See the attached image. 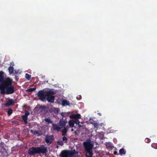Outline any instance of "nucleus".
<instances>
[{
    "label": "nucleus",
    "mask_w": 157,
    "mask_h": 157,
    "mask_svg": "<svg viewBox=\"0 0 157 157\" xmlns=\"http://www.w3.org/2000/svg\"><path fill=\"white\" fill-rule=\"evenodd\" d=\"M71 131H73V129H72H72H71Z\"/></svg>",
    "instance_id": "a19ab883"
},
{
    "label": "nucleus",
    "mask_w": 157,
    "mask_h": 157,
    "mask_svg": "<svg viewBox=\"0 0 157 157\" xmlns=\"http://www.w3.org/2000/svg\"><path fill=\"white\" fill-rule=\"evenodd\" d=\"M90 122L91 124L94 126V128H98V124L97 122H95L94 121H93V122L90 121Z\"/></svg>",
    "instance_id": "412c9836"
},
{
    "label": "nucleus",
    "mask_w": 157,
    "mask_h": 157,
    "mask_svg": "<svg viewBox=\"0 0 157 157\" xmlns=\"http://www.w3.org/2000/svg\"><path fill=\"white\" fill-rule=\"evenodd\" d=\"M69 124L70 127L72 128L74 126V121H70L69 122Z\"/></svg>",
    "instance_id": "4be33fe9"
},
{
    "label": "nucleus",
    "mask_w": 157,
    "mask_h": 157,
    "mask_svg": "<svg viewBox=\"0 0 157 157\" xmlns=\"http://www.w3.org/2000/svg\"><path fill=\"white\" fill-rule=\"evenodd\" d=\"M31 77V76L29 74L26 73L25 74V78L27 79L28 80H29L30 79Z\"/></svg>",
    "instance_id": "b1692460"
},
{
    "label": "nucleus",
    "mask_w": 157,
    "mask_h": 157,
    "mask_svg": "<svg viewBox=\"0 0 157 157\" xmlns=\"http://www.w3.org/2000/svg\"><path fill=\"white\" fill-rule=\"evenodd\" d=\"M40 108L43 110L45 111L46 109V107L44 105H41L40 107Z\"/></svg>",
    "instance_id": "473e14b6"
},
{
    "label": "nucleus",
    "mask_w": 157,
    "mask_h": 157,
    "mask_svg": "<svg viewBox=\"0 0 157 157\" xmlns=\"http://www.w3.org/2000/svg\"><path fill=\"white\" fill-rule=\"evenodd\" d=\"M145 141L146 143H149L151 142V140L149 138H146L145 140Z\"/></svg>",
    "instance_id": "2f4dec72"
},
{
    "label": "nucleus",
    "mask_w": 157,
    "mask_h": 157,
    "mask_svg": "<svg viewBox=\"0 0 157 157\" xmlns=\"http://www.w3.org/2000/svg\"><path fill=\"white\" fill-rule=\"evenodd\" d=\"M48 151L47 147H44V145L40 147H32L29 148L28 153L30 156H33L36 154H45Z\"/></svg>",
    "instance_id": "f03ea898"
},
{
    "label": "nucleus",
    "mask_w": 157,
    "mask_h": 157,
    "mask_svg": "<svg viewBox=\"0 0 157 157\" xmlns=\"http://www.w3.org/2000/svg\"><path fill=\"white\" fill-rule=\"evenodd\" d=\"M14 102L12 99H9L6 103V105L8 106H10L13 104Z\"/></svg>",
    "instance_id": "4468645a"
},
{
    "label": "nucleus",
    "mask_w": 157,
    "mask_h": 157,
    "mask_svg": "<svg viewBox=\"0 0 157 157\" xmlns=\"http://www.w3.org/2000/svg\"><path fill=\"white\" fill-rule=\"evenodd\" d=\"M54 137L53 135L46 136L45 137V142L48 144L50 145L54 140Z\"/></svg>",
    "instance_id": "423d86ee"
},
{
    "label": "nucleus",
    "mask_w": 157,
    "mask_h": 157,
    "mask_svg": "<svg viewBox=\"0 0 157 157\" xmlns=\"http://www.w3.org/2000/svg\"><path fill=\"white\" fill-rule=\"evenodd\" d=\"M84 145L85 151L92 150L93 144L91 142L90 140L84 142Z\"/></svg>",
    "instance_id": "39448f33"
},
{
    "label": "nucleus",
    "mask_w": 157,
    "mask_h": 157,
    "mask_svg": "<svg viewBox=\"0 0 157 157\" xmlns=\"http://www.w3.org/2000/svg\"><path fill=\"white\" fill-rule=\"evenodd\" d=\"M3 72L2 71H0V83H2L4 81L3 80Z\"/></svg>",
    "instance_id": "a211bd4d"
},
{
    "label": "nucleus",
    "mask_w": 157,
    "mask_h": 157,
    "mask_svg": "<svg viewBox=\"0 0 157 157\" xmlns=\"http://www.w3.org/2000/svg\"><path fill=\"white\" fill-rule=\"evenodd\" d=\"M44 121L48 123V124L52 123V121L51 120L49 117L45 118L44 119Z\"/></svg>",
    "instance_id": "aec40b11"
},
{
    "label": "nucleus",
    "mask_w": 157,
    "mask_h": 157,
    "mask_svg": "<svg viewBox=\"0 0 157 157\" xmlns=\"http://www.w3.org/2000/svg\"><path fill=\"white\" fill-rule=\"evenodd\" d=\"M34 133H36L38 135V136H40L42 135V133L40 132L39 131H35L34 132Z\"/></svg>",
    "instance_id": "bb28decb"
},
{
    "label": "nucleus",
    "mask_w": 157,
    "mask_h": 157,
    "mask_svg": "<svg viewBox=\"0 0 157 157\" xmlns=\"http://www.w3.org/2000/svg\"><path fill=\"white\" fill-rule=\"evenodd\" d=\"M68 131L67 128L66 127L63 128L62 130V135L63 136H64L67 135Z\"/></svg>",
    "instance_id": "ddd939ff"
},
{
    "label": "nucleus",
    "mask_w": 157,
    "mask_h": 157,
    "mask_svg": "<svg viewBox=\"0 0 157 157\" xmlns=\"http://www.w3.org/2000/svg\"><path fill=\"white\" fill-rule=\"evenodd\" d=\"M106 146L107 147V148L108 149H110L111 148V146L110 144L109 143H107L106 144Z\"/></svg>",
    "instance_id": "c756f323"
},
{
    "label": "nucleus",
    "mask_w": 157,
    "mask_h": 157,
    "mask_svg": "<svg viewBox=\"0 0 157 157\" xmlns=\"http://www.w3.org/2000/svg\"><path fill=\"white\" fill-rule=\"evenodd\" d=\"M67 123V121L66 120H63V119H60L59 121L58 124L61 128H63L65 127V126L66 123Z\"/></svg>",
    "instance_id": "0eeeda50"
},
{
    "label": "nucleus",
    "mask_w": 157,
    "mask_h": 157,
    "mask_svg": "<svg viewBox=\"0 0 157 157\" xmlns=\"http://www.w3.org/2000/svg\"><path fill=\"white\" fill-rule=\"evenodd\" d=\"M14 66V64L13 62L11 63H10V66L13 67Z\"/></svg>",
    "instance_id": "c9c22d12"
},
{
    "label": "nucleus",
    "mask_w": 157,
    "mask_h": 157,
    "mask_svg": "<svg viewBox=\"0 0 157 157\" xmlns=\"http://www.w3.org/2000/svg\"><path fill=\"white\" fill-rule=\"evenodd\" d=\"M57 144L58 145H60L61 146H63L64 144L62 141H58L57 142Z\"/></svg>",
    "instance_id": "7c9ffc66"
},
{
    "label": "nucleus",
    "mask_w": 157,
    "mask_h": 157,
    "mask_svg": "<svg viewBox=\"0 0 157 157\" xmlns=\"http://www.w3.org/2000/svg\"><path fill=\"white\" fill-rule=\"evenodd\" d=\"M65 113H61V115L63 117H64L65 116Z\"/></svg>",
    "instance_id": "e433bc0d"
},
{
    "label": "nucleus",
    "mask_w": 157,
    "mask_h": 157,
    "mask_svg": "<svg viewBox=\"0 0 157 157\" xmlns=\"http://www.w3.org/2000/svg\"><path fill=\"white\" fill-rule=\"evenodd\" d=\"M85 151L86 152V157H92L93 155L92 150Z\"/></svg>",
    "instance_id": "9b49d317"
},
{
    "label": "nucleus",
    "mask_w": 157,
    "mask_h": 157,
    "mask_svg": "<svg viewBox=\"0 0 157 157\" xmlns=\"http://www.w3.org/2000/svg\"><path fill=\"white\" fill-rule=\"evenodd\" d=\"M9 73L10 74H12L13 72L14 68L13 67L10 66L8 68Z\"/></svg>",
    "instance_id": "6ab92c4d"
},
{
    "label": "nucleus",
    "mask_w": 157,
    "mask_h": 157,
    "mask_svg": "<svg viewBox=\"0 0 157 157\" xmlns=\"http://www.w3.org/2000/svg\"><path fill=\"white\" fill-rule=\"evenodd\" d=\"M67 138L65 136H64L62 138V141H63L65 143H67Z\"/></svg>",
    "instance_id": "cd10ccee"
},
{
    "label": "nucleus",
    "mask_w": 157,
    "mask_h": 157,
    "mask_svg": "<svg viewBox=\"0 0 157 157\" xmlns=\"http://www.w3.org/2000/svg\"><path fill=\"white\" fill-rule=\"evenodd\" d=\"M25 114L24 115H23L24 116H26L28 117V116L29 115V113L28 111H25Z\"/></svg>",
    "instance_id": "72a5a7b5"
},
{
    "label": "nucleus",
    "mask_w": 157,
    "mask_h": 157,
    "mask_svg": "<svg viewBox=\"0 0 157 157\" xmlns=\"http://www.w3.org/2000/svg\"><path fill=\"white\" fill-rule=\"evenodd\" d=\"M0 90L2 94H9L13 93L15 89L12 85V80L8 78L2 82L0 84Z\"/></svg>",
    "instance_id": "f257e3e1"
},
{
    "label": "nucleus",
    "mask_w": 157,
    "mask_h": 157,
    "mask_svg": "<svg viewBox=\"0 0 157 157\" xmlns=\"http://www.w3.org/2000/svg\"><path fill=\"white\" fill-rule=\"evenodd\" d=\"M75 153L74 151L69 150L62 151L60 154L61 157H73Z\"/></svg>",
    "instance_id": "7ed1b4c3"
},
{
    "label": "nucleus",
    "mask_w": 157,
    "mask_h": 157,
    "mask_svg": "<svg viewBox=\"0 0 157 157\" xmlns=\"http://www.w3.org/2000/svg\"><path fill=\"white\" fill-rule=\"evenodd\" d=\"M80 118L81 115L78 113L73 114L70 116V118L72 119H78Z\"/></svg>",
    "instance_id": "9d476101"
},
{
    "label": "nucleus",
    "mask_w": 157,
    "mask_h": 157,
    "mask_svg": "<svg viewBox=\"0 0 157 157\" xmlns=\"http://www.w3.org/2000/svg\"><path fill=\"white\" fill-rule=\"evenodd\" d=\"M21 117L25 124H26L27 123L28 117L22 115Z\"/></svg>",
    "instance_id": "f3484780"
},
{
    "label": "nucleus",
    "mask_w": 157,
    "mask_h": 157,
    "mask_svg": "<svg viewBox=\"0 0 157 157\" xmlns=\"http://www.w3.org/2000/svg\"><path fill=\"white\" fill-rule=\"evenodd\" d=\"M30 131L31 133H33L34 132L33 130L32 129L30 130Z\"/></svg>",
    "instance_id": "ea45409f"
},
{
    "label": "nucleus",
    "mask_w": 157,
    "mask_h": 157,
    "mask_svg": "<svg viewBox=\"0 0 157 157\" xmlns=\"http://www.w3.org/2000/svg\"><path fill=\"white\" fill-rule=\"evenodd\" d=\"M97 114H98V115H99V116H101V113H97Z\"/></svg>",
    "instance_id": "4c0bfd02"
},
{
    "label": "nucleus",
    "mask_w": 157,
    "mask_h": 157,
    "mask_svg": "<svg viewBox=\"0 0 157 157\" xmlns=\"http://www.w3.org/2000/svg\"><path fill=\"white\" fill-rule=\"evenodd\" d=\"M55 96L53 95L47 96L46 100L48 102L53 103L54 101Z\"/></svg>",
    "instance_id": "1a4fd4ad"
},
{
    "label": "nucleus",
    "mask_w": 157,
    "mask_h": 157,
    "mask_svg": "<svg viewBox=\"0 0 157 157\" xmlns=\"http://www.w3.org/2000/svg\"><path fill=\"white\" fill-rule=\"evenodd\" d=\"M76 98L78 100H80L82 98V97L80 95H78L77 96Z\"/></svg>",
    "instance_id": "f704fd0d"
},
{
    "label": "nucleus",
    "mask_w": 157,
    "mask_h": 157,
    "mask_svg": "<svg viewBox=\"0 0 157 157\" xmlns=\"http://www.w3.org/2000/svg\"><path fill=\"white\" fill-rule=\"evenodd\" d=\"M70 104L69 101L66 100H63L62 101V105L63 106L69 105Z\"/></svg>",
    "instance_id": "f8f14e48"
},
{
    "label": "nucleus",
    "mask_w": 157,
    "mask_h": 157,
    "mask_svg": "<svg viewBox=\"0 0 157 157\" xmlns=\"http://www.w3.org/2000/svg\"><path fill=\"white\" fill-rule=\"evenodd\" d=\"M36 89V87L33 88H30L29 89H28L27 90V91L29 92H31L35 91Z\"/></svg>",
    "instance_id": "393cba45"
},
{
    "label": "nucleus",
    "mask_w": 157,
    "mask_h": 157,
    "mask_svg": "<svg viewBox=\"0 0 157 157\" xmlns=\"http://www.w3.org/2000/svg\"><path fill=\"white\" fill-rule=\"evenodd\" d=\"M38 96L40 100L43 101H45L47 96L46 93H45L44 90L39 91L38 93Z\"/></svg>",
    "instance_id": "20e7f679"
},
{
    "label": "nucleus",
    "mask_w": 157,
    "mask_h": 157,
    "mask_svg": "<svg viewBox=\"0 0 157 157\" xmlns=\"http://www.w3.org/2000/svg\"><path fill=\"white\" fill-rule=\"evenodd\" d=\"M52 127L53 129L59 132L61 128L59 124H52Z\"/></svg>",
    "instance_id": "6e6552de"
},
{
    "label": "nucleus",
    "mask_w": 157,
    "mask_h": 157,
    "mask_svg": "<svg viewBox=\"0 0 157 157\" xmlns=\"http://www.w3.org/2000/svg\"><path fill=\"white\" fill-rule=\"evenodd\" d=\"M151 147L155 149L157 148V144L154 143L152 144Z\"/></svg>",
    "instance_id": "c85d7f7f"
},
{
    "label": "nucleus",
    "mask_w": 157,
    "mask_h": 157,
    "mask_svg": "<svg viewBox=\"0 0 157 157\" xmlns=\"http://www.w3.org/2000/svg\"><path fill=\"white\" fill-rule=\"evenodd\" d=\"M47 96H52V95L54 94V92L52 90H50L46 92Z\"/></svg>",
    "instance_id": "dca6fc26"
},
{
    "label": "nucleus",
    "mask_w": 157,
    "mask_h": 157,
    "mask_svg": "<svg viewBox=\"0 0 157 157\" xmlns=\"http://www.w3.org/2000/svg\"><path fill=\"white\" fill-rule=\"evenodd\" d=\"M119 152L121 155H125L126 151L124 148H122L119 150Z\"/></svg>",
    "instance_id": "2eb2a0df"
},
{
    "label": "nucleus",
    "mask_w": 157,
    "mask_h": 157,
    "mask_svg": "<svg viewBox=\"0 0 157 157\" xmlns=\"http://www.w3.org/2000/svg\"><path fill=\"white\" fill-rule=\"evenodd\" d=\"M75 120V121H74V123H75V124H78V126L80 127H81V125H80L79 124L80 123V121H78V119H74Z\"/></svg>",
    "instance_id": "5701e85b"
},
{
    "label": "nucleus",
    "mask_w": 157,
    "mask_h": 157,
    "mask_svg": "<svg viewBox=\"0 0 157 157\" xmlns=\"http://www.w3.org/2000/svg\"><path fill=\"white\" fill-rule=\"evenodd\" d=\"M114 154L115 155H117V151H114Z\"/></svg>",
    "instance_id": "58836bf2"
},
{
    "label": "nucleus",
    "mask_w": 157,
    "mask_h": 157,
    "mask_svg": "<svg viewBox=\"0 0 157 157\" xmlns=\"http://www.w3.org/2000/svg\"><path fill=\"white\" fill-rule=\"evenodd\" d=\"M13 112V110L11 109H9L7 111V114L8 115H10Z\"/></svg>",
    "instance_id": "a878e982"
}]
</instances>
